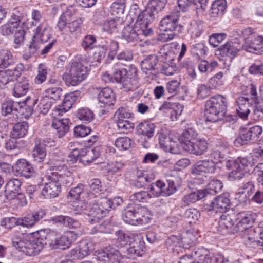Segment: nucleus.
<instances>
[{
    "label": "nucleus",
    "mask_w": 263,
    "mask_h": 263,
    "mask_svg": "<svg viewBox=\"0 0 263 263\" xmlns=\"http://www.w3.org/2000/svg\"><path fill=\"white\" fill-rule=\"evenodd\" d=\"M79 232L67 231L58 239L50 240V235H46L44 231L29 234L15 235L12 238L13 246L19 251L29 256L38 254L45 245H49L52 249L63 247L68 248L76 240Z\"/></svg>",
    "instance_id": "f257e3e1"
},
{
    "label": "nucleus",
    "mask_w": 263,
    "mask_h": 263,
    "mask_svg": "<svg viewBox=\"0 0 263 263\" xmlns=\"http://www.w3.org/2000/svg\"><path fill=\"white\" fill-rule=\"evenodd\" d=\"M149 24L142 15L139 14L133 27L128 25L124 28L122 36L128 43L135 44L143 40V37L153 33Z\"/></svg>",
    "instance_id": "f03ea898"
},
{
    "label": "nucleus",
    "mask_w": 263,
    "mask_h": 263,
    "mask_svg": "<svg viewBox=\"0 0 263 263\" xmlns=\"http://www.w3.org/2000/svg\"><path fill=\"white\" fill-rule=\"evenodd\" d=\"M226 99L224 97L220 95L212 97L205 103V121L216 122L222 120L226 113Z\"/></svg>",
    "instance_id": "7ed1b4c3"
},
{
    "label": "nucleus",
    "mask_w": 263,
    "mask_h": 263,
    "mask_svg": "<svg viewBox=\"0 0 263 263\" xmlns=\"http://www.w3.org/2000/svg\"><path fill=\"white\" fill-rule=\"evenodd\" d=\"M87 73V67L80 62L73 61L66 67L63 79L67 85L76 86L86 78Z\"/></svg>",
    "instance_id": "20e7f679"
},
{
    "label": "nucleus",
    "mask_w": 263,
    "mask_h": 263,
    "mask_svg": "<svg viewBox=\"0 0 263 263\" xmlns=\"http://www.w3.org/2000/svg\"><path fill=\"white\" fill-rule=\"evenodd\" d=\"M178 16L170 14L164 17L160 22V30L162 33L161 40L167 42L173 39L177 33L181 32L182 26L178 24Z\"/></svg>",
    "instance_id": "39448f33"
},
{
    "label": "nucleus",
    "mask_w": 263,
    "mask_h": 263,
    "mask_svg": "<svg viewBox=\"0 0 263 263\" xmlns=\"http://www.w3.org/2000/svg\"><path fill=\"white\" fill-rule=\"evenodd\" d=\"M112 204V200L107 197L97 199L90 209L89 220L91 222H98L110 210Z\"/></svg>",
    "instance_id": "423d86ee"
},
{
    "label": "nucleus",
    "mask_w": 263,
    "mask_h": 263,
    "mask_svg": "<svg viewBox=\"0 0 263 263\" xmlns=\"http://www.w3.org/2000/svg\"><path fill=\"white\" fill-rule=\"evenodd\" d=\"M47 182L42 191V195L46 199H51L58 196L61 192V182H58L55 174L52 173L45 176Z\"/></svg>",
    "instance_id": "0eeeda50"
},
{
    "label": "nucleus",
    "mask_w": 263,
    "mask_h": 263,
    "mask_svg": "<svg viewBox=\"0 0 263 263\" xmlns=\"http://www.w3.org/2000/svg\"><path fill=\"white\" fill-rule=\"evenodd\" d=\"M96 253V258L100 262L119 263L123 258L120 252L111 246L106 247L104 250Z\"/></svg>",
    "instance_id": "6e6552de"
},
{
    "label": "nucleus",
    "mask_w": 263,
    "mask_h": 263,
    "mask_svg": "<svg viewBox=\"0 0 263 263\" xmlns=\"http://www.w3.org/2000/svg\"><path fill=\"white\" fill-rule=\"evenodd\" d=\"M24 68V65L19 63L13 69L0 70V88L4 89L9 82L17 80Z\"/></svg>",
    "instance_id": "1a4fd4ad"
},
{
    "label": "nucleus",
    "mask_w": 263,
    "mask_h": 263,
    "mask_svg": "<svg viewBox=\"0 0 263 263\" xmlns=\"http://www.w3.org/2000/svg\"><path fill=\"white\" fill-rule=\"evenodd\" d=\"M166 2L167 0H150L145 9L139 14L150 23L153 21L155 13L161 11L164 8Z\"/></svg>",
    "instance_id": "9d476101"
},
{
    "label": "nucleus",
    "mask_w": 263,
    "mask_h": 263,
    "mask_svg": "<svg viewBox=\"0 0 263 263\" xmlns=\"http://www.w3.org/2000/svg\"><path fill=\"white\" fill-rule=\"evenodd\" d=\"M144 211L145 208L143 206L137 204H129L122 213V218L126 223L137 226L140 212Z\"/></svg>",
    "instance_id": "9b49d317"
},
{
    "label": "nucleus",
    "mask_w": 263,
    "mask_h": 263,
    "mask_svg": "<svg viewBox=\"0 0 263 263\" xmlns=\"http://www.w3.org/2000/svg\"><path fill=\"white\" fill-rule=\"evenodd\" d=\"M255 213L251 211H243L237 214V219L238 220L236 225L237 231L243 232L246 229L251 227L256 218Z\"/></svg>",
    "instance_id": "f8f14e48"
},
{
    "label": "nucleus",
    "mask_w": 263,
    "mask_h": 263,
    "mask_svg": "<svg viewBox=\"0 0 263 263\" xmlns=\"http://www.w3.org/2000/svg\"><path fill=\"white\" fill-rule=\"evenodd\" d=\"M50 221L55 224L63 225L70 229L77 230L79 234L82 233L81 224L74 218L67 216L59 215L52 217Z\"/></svg>",
    "instance_id": "ddd939ff"
},
{
    "label": "nucleus",
    "mask_w": 263,
    "mask_h": 263,
    "mask_svg": "<svg viewBox=\"0 0 263 263\" xmlns=\"http://www.w3.org/2000/svg\"><path fill=\"white\" fill-rule=\"evenodd\" d=\"M241 49H243V45L238 41L228 42L218 48L222 57H228L230 59L236 56Z\"/></svg>",
    "instance_id": "4468645a"
},
{
    "label": "nucleus",
    "mask_w": 263,
    "mask_h": 263,
    "mask_svg": "<svg viewBox=\"0 0 263 263\" xmlns=\"http://www.w3.org/2000/svg\"><path fill=\"white\" fill-rule=\"evenodd\" d=\"M129 243L127 251L131 256H141L144 251L145 243L141 235L134 234Z\"/></svg>",
    "instance_id": "2eb2a0df"
},
{
    "label": "nucleus",
    "mask_w": 263,
    "mask_h": 263,
    "mask_svg": "<svg viewBox=\"0 0 263 263\" xmlns=\"http://www.w3.org/2000/svg\"><path fill=\"white\" fill-rule=\"evenodd\" d=\"M38 99L35 96H28L24 101L19 102V106L17 112L22 116V118H28L30 117L33 111V106L37 103Z\"/></svg>",
    "instance_id": "dca6fc26"
},
{
    "label": "nucleus",
    "mask_w": 263,
    "mask_h": 263,
    "mask_svg": "<svg viewBox=\"0 0 263 263\" xmlns=\"http://www.w3.org/2000/svg\"><path fill=\"white\" fill-rule=\"evenodd\" d=\"M21 20L20 15L13 14L8 21L1 27V34L6 36L12 35L20 26Z\"/></svg>",
    "instance_id": "f3484780"
},
{
    "label": "nucleus",
    "mask_w": 263,
    "mask_h": 263,
    "mask_svg": "<svg viewBox=\"0 0 263 263\" xmlns=\"http://www.w3.org/2000/svg\"><path fill=\"white\" fill-rule=\"evenodd\" d=\"M243 49L248 52L261 54L263 51V37L257 36L254 39H245Z\"/></svg>",
    "instance_id": "a211bd4d"
},
{
    "label": "nucleus",
    "mask_w": 263,
    "mask_h": 263,
    "mask_svg": "<svg viewBox=\"0 0 263 263\" xmlns=\"http://www.w3.org/2000/svg\"><path fill=\"white\" fill-rule=\"evenodd\" d=\"M14 171L17 175L23 176L26 178L31 177L35 173L34 168L25 159L18 160L14 166Z\"/></svg>",
    "instance_id": "6ab92c4d"
},
{
    "label": "nucleus",
    "mask_w": 263,
    "mask_h": 263,
    "mask_svg": "<svg viewBox=\"0 0 263 263\" xmlns=\"http://www.w3.org/2000/svg\"><path fill=\"white\" fill-rule=\"evenodd\" d=\"M99 104L100 107H106L113 105L116 101L115 95L112 89L104 88L98 95Z\"/></svg>",
    "instance_id": "aec40b11"
},
{
    "label": "nucleus",
    "mask_w": 263,
    "mask_h": 263,
    "mask_svg": "<svg viewBox=\"0 0 263 263\" xmlns=\"http://www.w3.org/2000/svg\"><path fill=\"white\" fill-rule=\"evenodd\" d=\"M261 223L260 227L252 228L251 227L246 229L244 232V237L252 242H256L258 246H263L261 243L263 241L261 234H263V227Z\"/></svg>",
    "instance_id": "412c9836"
},
{
    "label": "nucleus",
    "mask_w": 263,
    "mask_h": 263,
    "mask_svg": "<svg viewBox=\"0 0 263 263\" xmlns=\"http://www.w3.org/2000/svg\"><path fill=\"white\" fill-rule=\"evenodd\" d=\"M149 198L152 197H157L160 196H167L173 194L168 191V188L166 187L164 182L158 180L155 183L151 185Z\"/></svg>",
    "instance_id": "4be33fe9"
},
{
    "label": "nucleus",
    "mask_w": 263,
    "mask_h": 263,
    "mask_svg": "<svg viewBox=\"0 0 263 263\" xmlns=\"http://www.w3.org/2000/svg\"><path fill=\"white\" fill-rule=\"evenodd\" d=\"M238 107L236 112L238 116L243 120H247L250 113L252 106L248 98L239 97L237 100Z\"/></svg>",
    "instance_id": "5701e85b"
},
{
    "label": "nucleus",
    "mask_w": 263,
    "mask_h": 263,
    "mask_svg": "<svg viewBox=\"0 0 263 263\" xmlns=\"http://www.w3.org/2000/svg\"><path fill=\"white\" fill-rule=\"evenodd\" d=\"M100 155V152L98 147L82 149L80 151V162L86 165L95 161Z\"/></svg>",
    "instance_id": "b1692460"
},
{
    "label": "nucleus",
    "mask_w": 263,
    "mask_h": 263,
    "mask_svg": "<svg viewBox=\"0 0 263 263\" xmlns=\"http://www.w3.org/2000/svg\"><path fill=\"white\" fill-rule=\"evenodd\" d=\"M69 121L67 118H55L51 126L55 130V134L59 138H61L67 133L69 129Z\"/></svg>",
    "instance_id": "393cba45"
},
{
    "label": "nucleus",
    "mask_w": 263,
    "mask_h": 263,
    "mask_svg": "<svg viewBox=\"0 0 263 263\" xmlns=\"http://www.w3.org/2000/svg\"><path fill=\"white\" fill-rule=\"evenodd\" d=\"M226 167L228 170H231L229 175L231 180L241 179L246 172V170H244L238 163L234 162V160L228 161Z\"/></svg>",
    "instance_id": "a878e982"
},
{
    "label": "nucleus",
    "mask_w": 263,
    "mask_h": 263,
    "mask_svg": "<svg viewBox=\"0 0 263 263\" xmlns=\"http://www.w3.org/2000/svg\"><path fill=\"white\" fill-rule=\"evenodd\" d=\"M180 172L178 171L171 170L166 173L167 187L170 193H174L177 190V185L181 183Z\"/></svg>",
    "instance_id": "bb28decb"
},
{
    "label": "nucleus",
    "mask_w": 263,
    "mask_h": 263,
    "mask_svg": "<svg viewBox=\"0 0 263 263\" xmlns=\"http://www.w3.org/2000/svg\"><path fill=\"white\" fill-rule=\"evenodd\" d=\"M230 203L229 199L224 196H220L214 199L209 205V210H215L216 212L226 211Z\"/></svg>",
    "instance_id": "cd10ccee"
},
{
    "label": "nucleus",
    "mask_w": 263,
    "mask_h": 263,
    "mask_svg": "<svg viewBox=\"0 0 263 263\" xmlns=\"http://www.w3.org/2000/svg\"><path fill=\"white\" fill-rule=\"evenodd\" d=\"M198 133L192 128L184 131L180 138V141L183 148L185 150L191 144L196 141Z\"/></svg>",
    "instance_id": "c85d7f7f"
},
{
    "label": "nucleus",
    "mask_w": 263,
    "mask_h": 263,
    "mask_svg": "<svg viewBox=\"0 0 263 263\" xmlns=\"http://www.w3.org/2000/svg\"><path fill=\"white\" fill-rule=\"evenodd\" d=\"M135 234H126L123 231L119 230L114 235L113 241L118 248H122L128 245Z\"/></svg>",
    "instance_id": "c756f323"
},
{
    "label": "nucleus",
    "mask_w": 263,
    "mask_h": 263,
    "mask_svg": "<svg viewBox=\"0 0 263 263\" xmlns=\"http://www.w3.org/2000/svg\"><path fill=\"white\" fill-rule=\"evenodd\" d=\"M21 181L17 179H12L9 180L5 186V196L7 199H13L16 196L21 186Z\"/></svg>",
    "instance_id": "7c9ffc66"
},
{
    "label": "nucleus",
    "mask_w": 263,
    "mask_h": 263,
    "mask_svg": "<svg viewBox=\"0 0 263 263\" xmlns=\"http://www.w3.org/2000/svg\"><path fill=\"white\" fill-rule=\"evenodd\" d=\"M121 84L123 87L127 91L133 90L138 87V80L136 77V69L129 70L126 77L122 80Z\"/></svg>",
    "instance_id": "2f4dec72"
},
{
    "label": "nucleus",
    "mask_w": 263,
    "mask_h": 263,
    "mask_svg": "<svg viewBox=\"0 0 263 263\" xmlns=\"http://www.w3.org/2000/svg\"><path fill=\"white\" fill-rule=\"evenodd\" d=\"M208 143L205 140L198 139L196 140L194 144H191L185 151L196 155H200L203 154L208 149Z\"/></svg>",
    "instance_id": "473e14b6"
},
{
    "label": "nucleus",
    "mask_w": 263,
    "mask_h": 263,
    "mask_svg": "<svg viewBox=\"0 0 263 263\" xmlns=\"http://www.w3.org/2000/svg\"><path fill=\"white\" fill-rule=\"evenodd\" d=\"M36 35V34H33L32 39L30 42L28 50L23 55V58L26 61L36 52L43 43Z\"/></svg>",
    "instance_id": "72a5a7b5"
},
{
    "label": "nucleus",
    "mask_w": 263,
    "mask_h": 263,
    "mask_svg": "<svg viewBox=\"0 0 263 263\" xmlns=\"http://www.w3.org/2000/svg\"><path fill=\"white\" fill-rule=\"evenodd\" d=\"M158 62V58L155 54H151L146 57L141 62V69L146 74L148 71H152L155 70V68Z\"/></svg>",
    "instance_id": "f704fd0d"
},
{
    "label": "nucleus",
    "mask_w": 263,
    "mask_h": 263,
    "mask_svg": "<svg viewBox=\"0 0 263 263\" xmlns=\"http://www.w3.org/2000/svg\"><path fill=\"white\" fill-rule=\"evenodd\" d=\"M29 89V81L26 78H21L15 84L13 88V95L20 97L25 95Z\"/></svg>",
    "instance_id": "c9c22d12"
},
{
    "label": "nucleus",
    "mask_w": 263,
    "mask_h": 263,
    "mask_svg": "<svg viewBox=\"0 0 263 263\" xmlns=\"http://www.w3.org/2000/svg\"><path fill=\"white\" fill-rule=\"evenodd\" d=\"M196 263H211V256L209 251L203 248H198L193 252Z\"/></svg>",
    "instance_id": "e433bc0d"
},
{
    "label": "nucleus",
    "mask_w": 263,
    "mask_h": 263,
    "mask_svg": "<svg viewBox=\"0 0 263 263\" xmlns=\"http://www.w3.org/2000/svg\"><path fill=\"white\" fill-rule=\"evenodd\" d=\"M42 218V216L39 212L28 214L23 218L17 219V224L26 227H32Z\"/></svg>",
    "instance_id": "4c0bfd02"
},
{
    "label": "nucleus",
    "mask_w": 263,
    "mask_h": 263,
    "mask_svg": "<svg viewBox=\"0 0 263 263\" xmlns=\"http://www.w3.org/2000/svg\"><path fill=\"white\" fill-rule=\"evenodd\" d=\"M28 129V125L26 122H18L14 124L11 132V137L15 138H22L26 135Z\"/></svg>",
    "instance_id": "58836bf2"
},
{
    "label": "nucleus",
    "mask_w": 263,
    "mask_h": 263,
    "mask_svg": "<svg viewBox=\"0 0 263 263\" xmlns=\"http://www.w3.org/2000/svg\"><path fill=\"white\" fill-rule=\"evenodd\" d=\"M226 8V1L225 0H216L211 6L210 15L211 17L222 16Z\"/></svg>",
    "instance_id": "ea45409f"
},
{
    "label": "nucleus",
    "mask_w": 263,
    "mask_h": 263,
    "mask_svg": "<svg viewBox=\"0 0 263 263\" xmlns=\"http://www.w3.org/2000/svg\"><path fill=\"white\" fill-rule=\"evenodd\" d=\"M32 155L34 161L41 162L44 161L46 156V149L43 147V144L39 141L35 140Z\"/></svg>",
    "instance_id": "a19ab883"
},
{
    "label": "nucleus",
    "mask_w": 263,
    "mask_h": 263,
    "mask_svg": "<svg viewBox=\"0 0 263 263\" xmlns=\"http://www.w3.org/2000/svg\"><path fill=\"white\" fill-rule=\"evenodd\" d=\"M155 129V124L148 122L140 123L137 126L138 133L148 138H151L153 136Z\"/></svg>",
    "instance_id": "79ce46f5"
},
{
    "label": "nucleus",
    "mask_w": 263,
    "mask_h": 263,
    "mask_svg": "<svg viewBox=\"0 0 263 263\" xmlns=\"http://www.w3.org/2000/svg\"><path fill=\"white\" fill-rule=\"evenodd\" d=\"M196 240L197 237L195 233L191 231H188L183 234L181 237L180 238V247L188 249L193 246Z\"/></svg>",
    "instance_id": "37998d69"
},
{
    "label": "nucleus",
    "mask_w": 263,
    "mask_h": 263,
    "mask_svg": "<svg viewBox=\"0 0 263 263\" xmlns=\"http://www.w3.org/2000/svg\"><path fill=\"white\" fill-rule=\"evenodd\" d=\"M102 192L101 182L99 179H95L90 181L89 189L88 190L87 196L89 198L97 197Z\"/></svg>",
    "instance_id": "c03bdc74"
},
{
    "label": "nucleus",
    "mask_w": 263,
    "mask_h": 263,
    "mask_svg": "<svg viewBox=\"0 0 263 263\" xmlns=\"http://www.w3.org/2000/svg\"><path fill=\"white\" fill-rule=\"evenodd\" d=\"M207 194V190H199L197 192H194L185 195L183 201L186 204L196 202L198 200L204 198Z\"/></svg>",
    "instance_id": "a18cd8bd"
},
{
    "label": "nucleus",
    "mask_w": 263,
    "mask_h": 263,
    "mask_svg": "<svg viewBox=\"0 0 263 263\" xmlns=\"http://www.w3.org/2000/svg\"><path fill=\"white\" fill-rule=\"evenodd\" d=\"M33 32L34 34H36L38 39L43 43L47 42L51 37L50 28L46 26H44L43 24H39L33 31Z\"/></svg>",
    "instance_id": "49530a36"
},
{
    "label": "nucleus",
    "mask_w": 263,
    "mask_h": 263,
    "mask_svg": "<svg viewBox=\"0 0 263 263\" xmlns=\"http://www.w3.org/2000/svg\"><path fill=\"white\" fill-rule=\"evenodd\" d=\"M0 68L7 67L14 63V60L12 53L8 50H4L0 51Z\"/></svg>",
    "instance_id": "de8ad7c7"
},
{
    "label": "nucleus",
    "mask_w": 263,
    "mask_h": 263,
    "mask_svg": "<svg viewBox=\"0 0 263 263\" xmlns=\"http://www.w3.org/2000/svg\"><path fill=\"white\" fill-rule=\"evenodd\" d=\"M157 136L159 143L162 147L167 148L170 147L172 148L174 147V143H172L171 139L167 137V134L165 130L161 129L157 133Z\"/></svg>",
    "instance_id": "09e8293b"
},
{
    "label": "nucleus",
    "mask_w": 263,
    "mask_h": 263,
    "mask_svg": "<svg viewBox=\"0 0 263 263\" xmlns=\"http://www.w3.org/2000/svg\"><path fill=\"white\" fill-rule=\"evenodd\" d=\"M203 25L200 21H193L191 23L189 28V32L193 38L199 37L202 33Z\"/></svg>",
    "instance_id": "8fccbe9b"
},
{
    "label": "nucleus",
    "mask_w": 263,
    "mask_h": 263,
    "mask_svg": "<svg viewBox=\"0 0 263 263\" xmlns=\"http://www.w3.org/2000/svg\"><path fill=\"white\" fill-rule=\"evenodd\" d=\"M18 106H19V102H14L12 101L4 102L2 104V112L3 115L6 116L13 112H16Z\"/></svg>",
    "instance_id": "3c124183"
},
{
    "label": "nucleus",
    "mask_w": 263,
    "mask_h": 263,
    "mask_svg": "<svg viewBox=\"0 0 263 263\" xmlns=\"http://www.w3.org/2000/svg\"><path fill=\"white\" fill-rule=\"evenodd\" d=\"M253 140L250 132L248 130H241L239 135L234 141L235 145L238 147L248 143L249 141Z\"/></svg>",
    "instance_id": "603ef678"
},
{
    "label": "nucleus",
    "mask_w": 263,
    "mask_h": 263,
    "mask_svg": "<svg viewBox=\"0 0 263 263\" xmlns=\"http://www.w3.org/2000/svg\"><path fill=\"white\" fill-rule=\"evenodd\" d=\"M149 195L144 191L134 193L129 197L130 200L133 203H130L129 204L140 205L139 203L145 201L147 199L149 198Z\"/></svg>",
    "instance_id": "864d4df0"
},
{
    "label": "nucleus",
    "mask_w": 263,
    "mask_h": 263,
    "mask_svg": "<svg viewBox=\"0 0 263 263\" xmlns=\"http://www.w3.org/2000/svg\"><path fill=\"white\" fill-rule=\"evenodd\" d=\"M45 98L57 101L60 99L62 95V90L61 88L55 87L47 89L45 91Z\"/></svg>",
    "instance_id": "5fc2aeb1"
},
{
    "label": "nucleus",
    "mask_w": 263,
    "mask_h": 263,
    "mask_svg": "<svg viewBox=\"0 0 263 263\" xmlns=\"http://www.w3.org/2000/svg\"><path fill=\"white\" fill-rule=\"evenodd\" d=\"M77 117L84 122H90L93 118V114L89 109L83 108L79 110Z\"/></svg>",
    "instance_id": "6e6d98bb"
},
{
    "label": "nucleus",
    "mask_w": 263,
    "mask_h": 263,
    "mask_svg": "<svg viewBox=\"0 0 263 263\" xmlns=\"http://www.w3.org/2000/svg\"><path fill=\"white\" fill-rule=\"evenodd\" d=\"M234 162L238 163L240 166L244 170H246V172L249 171L248 168L249 167H252L254 165L253 158L251 156L243 158H238L236 160H234Z\"/></svg>",
    "instance_id": "4d7b16f0"
},
{
    "label": "nucleus",
    "mask_w": 263,
    "mask_h": 263,
    "mask_svg": "<svg viewBox=\"0 0 263 263\" xmlns=\"http://www.w3.org/2000/svg\"><path fill=\"white\" fill-rule=\"evenodd\" d=\"M200 216L199 211L196 209H189L185 213V217L190 223H195Z\"/></svg>",
    "instance_id": "13d9d810"
},
{
    "label": "nucleus",
    "mask_w": 263,
    "mask_h": 263,
    "mask_svg": "<svg viewBox=\"0 0 263 263\" xmlns=\"http://www.w3.org/2000/svg\"><path fill=\"white\" fill-rule=\"evenodd\" d=\"M131 139L128 137H120L116 139L115 146L120 150H126L131 146Z\"/></svg>",
    "instance_id": "bf43d9fd"
},
{
    "label": "nucleus",
    "mask_w": 263,
    "mask_h": 263,
    "mask_svg": "<svg viewBox=\"0 0 263 263\" xmlns=\"http://www.w3.org/2000/svg\"><path fill=\"white\" fill-rule=\"evenodd\" d=\"M85 194L84 192V185L81 184H79L76 187L71 189L68 194V198H70L71 199L77 200L80 197L81 195H83ZM83 198H85L84 196H83Z\"/></svg>",
    "instance_id": "052dcab7"
},
{
    "label": "nucleus",
    "mask_w": 263,
    "mask_h": 263,
    "mask_svg": "<svg viewBox=\"0 0 263 263\" xmlns=\"http://www.w3.org/2000/svg\"><path fill=\"white\" fill-rule=\"evenodd\" d=\"M116 121L118 129L120 130L121 133H125L134 129V124L127 120H117Z\"/></svg>",
    "instance_id": "680f3d73"
},
{
    "label": "nucleus",
    "mask_w": 263,
    "mask_h": 263,
    "mask_svg": "<svg viewBox=\"0 0 263 263\" xmlns=\"http://www.w3.org/2000/svg\"><path fill=\"white\" fill-rule=\"evenodd\" d=\"M102 29L108 33H112L117 29V22L115 19L107 20L102 25Z\"/></svg>",
    "instance_id": "e2e57ef3"
},
{
    "label": "nucleus",
    "mask_w": 263,
    "mask_h": 263,
    "mask_svg": "<svg viewBox=\"0 0 263 263\" xmlns=\"http://www.w3.org/2000/svg\"><path fill=\"white\" fill-rule=\"evenodd\" d=\"M47 74V70L43 64H40L38 68V74L34 79V82L36 84H41L46 79Z\"/></svg>",
    "instance_id": "0e129e2a"
},
{
    "label": "nucleus",
    "mask_w": 263,
    "mask_h": 263,
    "mask_svg": "<svg viewBox=\"0 0 263 263\" xmlns=\"http://www.w3.org/2000/svg\"><path fill=\"white\" fill-rule=\"evenodd\" d=\"M78 246L83 257L88 255L93 249L92 244L86 240L81 241Z\"/></svg>",
    "instance_id": "69168bd1"
},
{
    "label": "nucleus",
    "mask_w": 263,
    "mask_h": 263,
    "mask_svg": "<svg viewBox=\"0 0 263 263\" xmlns=\"http://www.w3.org/2000/svg\"><path fill=\"white\" fill-rule=\"evenodd\" d=\"M226 34L224 33H215L209 37V42L211 45L214 47L218 45L226 38Z\"/></svg>",
    "instance_id": "338daca9"
},
{
    "label": "nucleus",
    "mask_w": 263,
    "mask_h": 263,
    "mask_svg": "<svg viewBox=\"0 0 263 263\" xmlns=\"http://www.w3.org/2000/svg\"><path fill=\"white\" fill-rule=\"evenodd\" d=\"M219 225L222 228L229 229L233 226V221L229 215H222L219 220Z\"/></svg>",
    "instance_id": "774afa93"
}]
</instances>
